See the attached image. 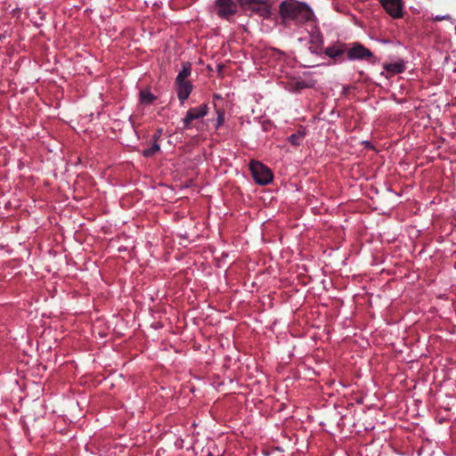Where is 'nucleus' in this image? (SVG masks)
<instances>
[{
	"label": "nucleus",
	"mask_w": 456,
	"mask_h": 456,
	"mask_svg": "<svg viewBox=\"0 0 456 456\" xmlns=\"http://www.w3.org/2000/svg\"><path fill=\"white\" fill-rule=\"evenodd\" d=\"M279 14L284 27H305L315 16L312 9L305 4L295 0H285L280 4Z\"/></svg>",
	"instance_id": "obj_1"
},
{
	"label": "nucleus",
	"mask_w": 456,
	"mask_h": 456,
	"mask_svg": "<svg viewBox=\"0 0 456 456\" xmlns=\"http://www.w3.org/2000/svg\"><path fill=\"white\" fill-rule=\"evenodd\" d=\"M191 74V63L185 62L183 64V68L179 71L175 80L176 94L181 105L184 104L185 101L188 99L193 89L191 82L188 79Z\"/></svg>",
	"instance_id": "obj_2"
},
{
	"label": "nucleus",
	"mask_w": 456,
	"mask_h": 456,
	"mask_svg": "<svg viewBox=\"0 0 456 456\" xmlns=\"http://www.w3.org/2000/svg\"><path fill=\"white\" fill-rule=\"evenodd\" d=\"M249 169L251 171L254 181L257 184L266 185L269 184L273 179L271 169L259 161L251 160L249 163Z\"/></svg>",
	"instance_id": "obj_3"
},
{
	"label": "nucleus",
	"mask_w": 456,
	"mask_h": 456,
	"mask_svg": "<svg viewBox=\"0 0 456 456\" xmlns=\"http://www.w3.org/2000/svg\"><path fill=\"white\" fill-rule=\"evenodd\" d=\"M346 55L349 61H369L373 57L372 52L358 42L352 43L346 48Z\"/></svg>",
	"instance_id": "obj_4"
},
{
	"label": "nucleus",
	"mask_w": 456,
	"mask_h": 456,
	"mask_svg": "<svg viewBox=\"0 0 456 456\" xmlns=\"http://www.w3.org/2000/svg\"><path fill=\"white\" fill-rule=\"evenodd\" d=\"M208 104L204 103L200 106L190 108L185 117L183 118V129H189L191 128V123L192 120L200 119L201 118H204L208 113Z\"/></svg>",
	"instance_id": "obj_5"
},
{
	"label": "nucleus",
	"mask_w": 456,
	"mask_h": 456,
	"mask_svg": "<svg viewBox=\"0 0 456 456\" xmlns=\"http://www.w3.org/2000/svg\"><path fill=\"white\" fill-rule=\"evenodd\" d=\"M216 13L220 18L229 19L238 11V4L234 0H216Z\"/></svg>",
	"instance_id": "obj_6"
},
{
	"label": "nucleus",
	"mask_w": 456,
	"mask_h": 456,
	"mask_svg": "<svg viewBox=\"0 0 456 456\" xmlns=\"http://www.w3.org/2000/svg\"><path fill=\"white\" fill-rule=\"evenodd\" d=\"M305 29L309 34L310 45H323V36L319 28L316 18L307 23L306 26H305Z\"/></svg>",
	"instance_id": "obj_7"
},
{
	"label": "nucleus",
	"mask_w": 456,
	"mask_h": 456,
	"mask_svg": "<svg viewBox=\"0 0 456 456\" xmlns=\"http://www.w3.org/2000/svg\"><path fill=\"white\" fill-rule=\"evenodd\" d=\"M386 12L394 19L403 16V2L401 0H379Z\"/></svg>",
	"instance_id": "obj_8"
},
{
	"label": "nucleus",
	"mask_w": 456,
	"mask_h": 456,
	"mask_svg": "<svg viewBox=\"0 0 456 456\" xmlns=\"http://www.w3.org/2000/svg\"><path fill=\"white\" fill-rule=\"evenodd\" d=\"M323 53L333 60L344 61L343 55L346 53V45L341 42H337L336 44L326 47Z\"/></svg>",
	"instance_id": "obj_9"
},
{
	"label": "nucleus",
	"mask_w": 456,
	"mask_h": 456,
	"mask_svg": "<svg viewBox=\"0 0 456 456\" xmlns=\"http://www.w3.org/2000/svg\"><path fill=\"white\" fill-rule=\"evenodd\" d=\"M314 85L315 81L313 78H297L288 83L286 89L291 93H298L302 89L312 88Z\"/></svg>",
	"instance_id": "obj_10"
},
{
	"label": "nucleus",
	"mask_w": 456,
	"mask_h": 456,
	"mask_svg": "<svg viewBox=\"0 0 456 456\" xmlns=\"http://www.w3.org/2000/svg\"><path fill=\"white\" fill-rule=\"evenodd\" d=\"M250 11L263 18H268L271 15V6L266 0H261V3L256 4Z\"/></svg>",
	"instance_id": "obj_11"
},
{
	"label": "nucleus",
	"mask_w": 456,
	"mask_h": 456,
	"mask_svg": "<svg viewBox=\"0 0 456 456\" xmlns=\"http://www.w3.org/2000/svg\"><path fill=\"white\" fill-rule=\"evenodd\" d=\"M383 68L385 70L391 74H400L405 69V63L403 61H398L392 63H384Z\"/></svg>",
	"instance_id": "obj_12"
},
{
	"label": "nucleus",
	"mask_w": 456,
	"mask_h": 456,
	"mask_svg": "<svg viewBox=\"0 0 456 456\" xmlns=\"http://www.w3.org/2000/svg\"><path fill=\"white\" fill-rule=\"evenodd\" d=\"M306 134L305 129L301 127L297 133L290 134L288 141L294 146H298L302 143L303 139Z\"/></svg>",
	"instance_id": "obj_13"
},
{
	"label": "nucleus",
	"mask_w": 456,
	"mask_h": 456,
	"mask_svg": "<svg viewBox=\"0 0 456 456\" xmlns=\"http://www.w3.org/2000/svg\"><path fill=\"white\" fill-rule=\"evenodd\" d=\"M139 96L140 102L144 105H150L156 100V96L150 90L141 91Z\"/></svg>",
	"instance_id": "obj_14"
},
{
	"label": "nucleus",
	"mask_w": 456,
	"mask_h": 456,
	"mask_svg": "<svg viewBox=\"0 0 456 456\" xmlns=\"http://www.w3.org/2000/svg\"><path fill=\"white\" fill-rule=\"evenodd\" d=\"M159 151H160V145L159 144V142H153L152 145L151 147L144 149L142 151V155L145 158H151V157L154 156Z\"/></svg>",
	"instance_id": "obj_15"
},
{
	"label": "nucleus",
	"mask_w": 456,
	"mask_h": 456,
	"mask_svg": "<svg viewBox=\"0 0 456 456\" xmlns=\"http://www.w3.org/2000/svg\"><path fill=\"white\" fill-rule=\"evenodd\" d=\"M216 129H218L221 126H223L224 122V110L222 109H216Z\"/></svg>",
	"instance_id": "obj_16"
},
{
	"label": "nucleus",
	"mask_w": 456,
	"mask_h": 456,
	"mask_svg": "<svg viewBox=\"0 0 456 456\" xmlns=\"http://www.w3.org/2000/svg\"><path fill=\"white\" fill-rule=\"evenodd\" d=\"M238 3L245 9L250 10L257 3H261V0H237Z\"/></svg>",
	"instance_id": "obj_17"
},
{
	"label": "nucleus",
	"mask_w": 456,
	"mask_h": 456,
	"mask_svg": "<svg viewBox=\"0 0 456 456\" xmlns=\"http://www.w3.org/2000/svg\"><path fill=\"white\" fill-rule=\"evenodd\" d=\"M322 48V45H310L309 46V51L312 53H314V54H320L321 53V49Z\"/></svg>",
	"instance_id": "obj_18"
},
{
	"label": "nucleus",
	"mask_w": 456,
	"mask_h": 456,
	"mask_svg": "<svg viewBox=\"0 0 456 456\" xmlns=\"http://www.w3.org/2000/svg\"><path fill=\"white\" fill-rule=\"evenodd\" d=\"M163 130L162 128L157 129V131L152 135V141L158 142L162 135Z\"/></svg>",
	"instance_id": "obj_19"
},
{
	"label": "nucleus",
	"mask_w": 456,
	"mask_h": 456,
	"mask_svg": "<svg viewBox=\"0 0 456 456\" xmlns=\"http://www.w3.org/2000/svg\"><path fill=\"white\" fill-rule=\"evenodd\" d=\"M447 17H448V16H436V17L435 18V20H438V21H440V20H445Z\"/></svg>",
	"instance_id": "obj_20"
}]
</instances>
